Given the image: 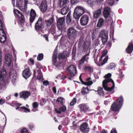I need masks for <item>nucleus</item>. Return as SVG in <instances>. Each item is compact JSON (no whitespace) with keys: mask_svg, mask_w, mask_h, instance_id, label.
<instances>
[{"mask_svg":"<svg viewBox=\"0 0 133 133\" xmlns=\"http://www.w3.org/2000/svg\"><path fill=\"white\" fill-rule=\"evenodd\" d=\"M107 46L109 47V48H110L111 46V44L110 43H108L107 45Z\"/></svg>","mask_w":133,"mask_h":133,"instance_id":"338daca9","label":"nucleus"},{"mask_svg":"<svg viewBox=\"0 0 133 133\" xmlns=\"http://www.w3.org/2000/svg\"><path fill=\"white\" fill-rule=\"evenodd\" d=\"M133 50V45L132 41L129 43L128 47L126 49V51L129 54L132 52Z\"/></svg>","mask_w":133,"mask_h":133,"instance_id":"a878e982","label":"nucleus"},{"mask_svg":"<svg viewBox=\"0 0 133 133\" xmlns=\"http://www.w3.org/2000/svg\"><path fill=\"white\" fill-rule=\"evenodd\" d=\"M78 2V1L77 0H71V3L72 5H74L76 4Z\"/></svg>","mask_w":133,"mask_h":133,"instance_id":"603ef678","label":"nucleus"},{"mask_svg":"<svg viewBox=\"0 0 133 133\" xmlns=\"http://www.w3.org/2000/svg\"><path fill=\"white\" fill-rule=\"evenodd\" d=\"M14 13L19 18L21 21V25L22 27H23L24 26V23L25 21L24 18L23 16L18 10H14Z\"/></svg>","mask_w":133,"mask_h":133,"instance_id":"6e6552de","label":"nucleus"},{"mask_svg":"<svg viewBox=\"0 0 133 133\" xmlns=\"http://www.w3.org/2000/svg\"><path fill=\"white\" fill-rule=\"evenodd\" d=\"M115 65L114 63H111L109 64L108 66L107 67L106 69L108 70H110L115 67Z\"/></svg>","mask_w":133,"mask_h":133,"instance_id":"79ce46f5","label":"nucleus"},{"mask_svg":"<svg viewBox=\"0 0 133 133\" xmlns=\"http://www.w3.org/2000/svg\"><path fill=\"white\" fill-rule=\"evenodd\" d=\"M47 8L46 2L45 1H43L41 5L40 9L42 12L45 11Z\"/></svg>","mask_w":133,"mask_h":133,"instance_id":"4be33fe9","label":"nucleus"},{"mask_svg":"<svg viewBox=\"0 0 133 133\" xmlns=\"http://www.w3.org/2000/svg\"><path fill=\"white\" fill-rule=\"evenodd\" d=\"M89 18V16L87 15H84L82 16L80 20L81 25L82 26L86 25L88 22Z\"/></svg>","mask_w":133,"mask_h":133,"instance_id":"9d476101","label":"nucleus"},{"mask_svg":"<svg viewBox=\"0 0 133 133\" xmlns=\"http://www.w3.org/2000/svg\"><path fill=\"white\" fill-rule=\"evenodd\" d=\"M68 0H59L58 4L61 7H62L68 3Z\"/></svg>","mask_w":133,"mask_h":133,"instance_id":"473e14b6","label":"nucleus"},{"mask_svg":"<svg viewBox=\"0 0 133 133\" xmlns=\"http://www.w3.org/2000/svg\"><path fill=\"white\" fill-rule=\"evenodd\" d=\"M84 12L85 9L83 7L77 6L74 9L73 16L75 18L79 19Z\"/></svg>","mask_w":133,"mask_h":133,"instance_id":"7ed1b4c3","label":"nucleus"},{"mask_svg":"<svg viewBox=\"0 0 133 133\" xmlns=\"http://www.w3.org/2000/svg\"><path fill=\"white\" fill-rule=\"evenodd\" d=\"M89 53H88V54L85 55L83 56L82 58L84 60V61H88V60L89 59Z\"/></svg>","mask_w":133,"mask_h":133,"instance_id":"37998d69","label":"nucleus"},{"mask_svg":"<svg viewBox=\"0 0 133 133\" xmlns=\"http://www.w3.org/2000/svg\"><path fill=\"white\" fill-rule=\"evenodd\" d=\"M30 22L31 26L37 16L35 11L33 9H31L30 13Z\"/></svg>","mask_w":133,"mask_h":133,"instance_id":"f8f14e48","label":"nucleus"},{"mask_svg":"<svg viewBox=\"0 0 133 133\" xmlns=\"http://www.w3.org/2000/svg\"><path fill=\"white\" fill-rule=\"evenodd\" d=\"M3 33L0 32V42L1 43H4L6 40V37L4 31Z\"/></svg>","mask_w":133,"mask_h":133,"instance_id":"cd10ccee","label":"nucleus"},{"mask_svg":"<svg viewBox=\"0 0 133 133\" xmlns=\"http://www.w3.org/2000/svg\"><path fill=\"white\" fill-rule=\"evenodd\" d=\"M30 62L31 63V64L32 65L34 64V62L33 60L32 59L30 58Z\"/></svg>","mask_w":133,"mask_h":133,"instance_id":"69168bd1","label":"nucleus"},{"mask_svg":"<svg viewBox=\"0 0 133 133\" xmlns=\"http://www.w3.org/2000/svg\"><path fill=\"white\" fill-rule=\"evenodd\" d=\"M104 20L103 18H100L98 20L97 27L98 28H101L104 24Z\"/></svg>","mask_w":133,"mask_h":133,"instance_id":"c756f323","label":"nucleus"},{"mask_svg":"<svg viewBox=\"0 0 133 133\" xmlns=\"http://www.w3.org/2000/svg\"><path fill=\"white\" fill-rule=\"evenodd\" d=\"M111 74L108 73L104 76L105 79L103 81L102 85L105 90L108 91H111L113 93L115 84L111 78Z\"/></svg>","mask_w":133,"mask_h":133,"instance_id":"f257e3e1","label":"nucleus"},{"mask_svg":"<svg viewBox=\"0 0 133 133\" xmlns=\"http://www.w3.org/2000/svg\"><path fill=\"white\" fill-rule=\"evenodd\" d=\"M79 46L80 48H82V49L85 51H86L87 49V46L85 42L83 41H80V42Z\"/></svg>","mask_w":133,"mask_h":133,"instance_id":"bb28decb","label":"nucleus"},{"mask_svg":"<svg viewBox=\"0 0 133 133\" xmlns=\"http://www.w3.org/2000/svg\"><path fill=\"white\" fill-rule=\"evenodd\" d=\"M111 11L110 8L108 6L104 8L103 14L104 17L106 18L109 15L110 12Z\"/></svg>","mask_w":133,"mask_h":133,"instance_id":"412c9836","label":"nucleus"},{"mask_svg":"<svg viewBox=\"0 0 133 133\" xmlns=\"http://www.w3.org/2000/svg\"><path fill=\"white\" fill-rule=\"evenodd\" d=\"M68 53L66 51H64L63 53L59 54L58 58L59 59H63L69 56Z\"/></svg>","mask_w":133,"mask_h":133,"instance_id":"393cba45","label":"nucleus"},{"mask_svg":"<svg viewBox=\"0 0 133 133\" xmlns=\"http://www.w3.org/2000/svg\"><path fill=\"white\" fill-rule=\"evenodd\" d=\"M73 125L72 126H71V128L75 130L76 129L77 127V125L75 122V121H73L72 123Z\"/></svg>","mask_w":133,"mask_h":133,"instance_id":"c03bdc74","label":"nucleus"},{"mask_svg":"<svg viewBox=\"0 0 133 133\" xmlns=\"http://www.w3.org/2000/svg\"><path fill=\"white\" fill-rule=\"evenodd\" d=\"M46 102L45 99H42L40 101V104L41 105H43Z\"/></svg>","mask_w":133,"mask_h":133,"instance_id":"09e8293b","label":"nucleus"},{"mask_svg":"<svg viewBox=\"0 0 133 133\" xmlns=\"http://www.w3.org/2000/svg\"><path fill=\"white\" fill-rule=\"evenodd\" d=\"M66 108L65 106L63 105L62 107L59 108V110L55 109V111L57 113L60 114L61 113V111H66Z\"/></svg>","mask_w":133,"mask_h":133,"instance_id":"2f4dec72","label":"nucleus"},{"mask_svg":"<svg viewBox=\"0 0 133 133\" xmlns=\"http://www.w3.org/2000/svg\"><path fill=\"white\" fill-rule=\"evenodd\" d=\"M108 31L105 30H101L99 32L98 37L102 38L103 44H104L108 40Z\"/></svg>","mask_w":133,"mask_h":133,"instance_id":"423d86ee","label":"nucleus"},{"mask_svg":"<svg viewBox=\"0 0 133 133\" xmlns=\"http://www.w3.org/2000/svg\"><path fill=\"white\" fill-rule=\"evenodd\" d=\"M67 70L70 73L68 75V79L71 80V78L74 76L77 73L76 68L73 65H71L67 68Z\"/></svg>","mask_w":133,"mask_h":133,"instance_id":"39448f33","label":"nucleus"},{"mask_svg":"<svg viewBox=\"0 0 133 133\" xmlns=\"http://www.w3.org/2000/svg\"><path fill=\"white\" fill-rule=\"evenodd\" d=\"M30 93L29 91H23L19 93V96L21 98L25 99L30 96Z\"/></svg>","mask_w":133,"mask_h":133,"instance_id":"a211bd4d","label":"nucleus"},{"mask_svg":"<svg viewBox=\"0 0 133 133\" xmlns=\"http://www.w3.org/2000/svg\"><path fill=\"white\" fill-rule=\"evenodd\" d=\"M76 99L74 98L72 101L70 103V105H74L76 103Z\"/></svg>","mask_w":133,"mask_h":133,"instance_id":"3c124183","label":"nucleus"},{"mask_svg":"<svg viewBox=\"0 0 133 133\" xmlns=\"http://www.w3.org/2000/svg\"><path fill=\"white\" fill-rule=\"evenodd\" d=\"M96 0H88V2L90 3H91L94 2H96Z\"/></svg>","mask_w":133,"mask_h":133,"instance_id":"680f3d73","label":"nucleus"},{"mask_svg":"<svg viewBox=\"0 0 133 133\" xmlns=\"http://www.w3.org/2000/svg\"><path fill=\"white\" fill-rule=\"evenodd\" d=\"M101 133H107V131L105 130H103L101 132Z\"/></svg>","mask_w":133,"mask_h":133,"instance_id":"774afa93","label":"nucleus"},{"mask_svg":"<svg viewBox=\"0 0 133 133\" xmlns=\"http://www.w3.org/2000/svg\"><path fill=\"white\" fill-rule=\"evenodd\" d=\"M68 11V7L67 6H66L61 10V13L62 15H64L66 14Z\"/></svg>","mask_w":133,"mask_h":133,"instance_id":"72a5a7b5","label":"nucleus"},{"mask_svg":"<svg viewBox=\"0 0 133 133\" xmlns=\"http://www.w3.org/2000/svg\"><path fill=\"white\" fill-rule=\"evenodd\" d=\"M42 83L44 85L46 86L48 85L49 84V82L47 80L43 81Z\"/></svg>","mask_w":133,"mask_h":133,"instance_id":"4d7b16f0","label":"nucleus"},{"mask_svg":"<svg viewBox=\"0 0 133 133\" xmlns=\"http://www.w3.org/2000/svg\"><path fill=\"white\" fill-rule=\"evenodd\" d=\"M16 110L18 109L19 110H21L22 109L23 110L24 112H29L30 110L24 107H18L16 108Z\"/></svg>","mask_w":133,"mask_h":133,"instance_id":"c9c22d12","label":"nucleus"},{"mask_svg":"<svg viewBox=\"0 0 133 133\" xmlns=\"http://www.w3.org/2000/svg\"><path fill=\"white\" fill-rule=\"evenodd\" d=\"M43 37L44 38H45L46 40L48 42L49 40L48 38V36L46 34H45L43 36Z\"/></svg>","mask_w":133,"mask_h":133,"instance_id":"bf43d9fd","label":"nucleus"},{"mask_svg":"<svg viewBox=\"0 0 133 133\" xmlns=\"http://www.w3.org/2000/svg\"><path fill=\"white\" fill-rule=\"evenodd\" d=\"M79 107L81 112H86L89 109L88 106L85 104H82L80 105H79Z\"/></svg>","mask_w":133,"mask_h":133,"instance_id":"aec40b11","label":"nucleus"},{"mask_svg":"<svg viewBox=\"0 0 133 133\" xmlns=\"http://www.w3.org/2000/svg\"><path fill=\"white\" fill-rule=\"evenodd\" d=\"M76 31L73 28H69L68 30L67 35L70 39L74 37L76 35Z\"/></svg>","mask_w":133,"mask_h":133,"instance_id":"1a4fd4ad","label":"nucleus"},{"mask_svg":"<svg viewBox=\"0 0 133 133\" xmlns=\"http://www.w3.org/2000/svg\"><path fill=\"white\" fill-rule=\"evenodd\" d=\"M88 124L87 123H84L82 124L80 127L81 131L84 133H87L89 131V129L88 128Z\"/></svg>","mask_w":133,"mask_h":133,"instance_id":"dca6fc26","label":"nucleus"},{"mask_svg":"<svg viewBox=\"0 0 133 133\" xmlns=\"http://www.w3.org/2000/svg\"><path fill=\"white\" fill-rule=\"evenodd\" d=\"M31 74L30 71L29 69H26L23 71L22 75L25 78H27L29 77Z\"/></svg>","mask_w":133,"mask_h":133,"instance_id":"6ab92c4d","label":"nucleus"},{"mask_svg":"<svg viewBox=\"0 0 133 133\" xmlns=\"http://www.w3.org/2000/svg\"><path fill=\"white\" fill-rule=\"evenodd\" d=\"M57 52L56 51L54 54L52 58V64L55 66L58 69L62 66L63 63H59L57 60Z\"/></svg>","mask_w":133,"mask_h":133,"instance_id":"0eeeda50","label":"nucleus"},{"mask_svg":"<svg viewBox=\"0 0 133 133\" xmlns=\"http://www.w3.org/2000/svg\"><path fill=\"white\" fill-rule=\"evenodd\" d=\"M33 127L34 125L32 124H30L29 125V128L31 130H32V128H33Z\"/></svg>","mask_w":133,"mask_h":133,"instance_id":"0e129e2a","label":"nucleus"},{"mask_svg":"<svg viewBox=\"0 0 133 133\" xmlns=\"http://www.w3.org/2000/svg\"><path fill=\"white\" fill-rule=\"evenodd\" d=\"M1 75H0V85L2 84L4 82V76L6 74V72L4 69L1 70Z\"/></svg>","mask_w":133,"mask_h":133,"instance_id":"5701e85b","label":"nucleus"},{"mask_svg":"<svg viewBox=\"0 0 133 133\" xmlns=\"http://www.w3.org/2000/svg\"><path fill=\"white\" fill-rule=\"evenodd\" d=\"M111 133H117L115 129H113L111 131Z\"/></svg>","mask_w":133,"mask_h":133,"instance_id":"052dcab7","label":"nucleus"},{"mask_svg":"<svg viewBox=\"0 0 133 133\" xmlns=\"http://www.w3.org/2000/svg\"><path fill=\"white\" fill-rule=\"evenodd\" d=\"M21 133H29L28 130L25 128L22 129L21 130Z\"/></svg>","mask_w":133,"mask_h":133,"instance_id":"13d9d810","label":"nucleus"},{"mask_svg":"<svg viewBox=\"0 0 133 133\" xmlns=\"http://www.w3.org/2000/svg\"><path fill=\"white\" fill-rule=\"evenodd\" d=\"M82 83L83 84L85 85L89 86L92 84L93 82L91 78L89 77L86 79V82H83Z\"/></svg>","mask_w":133,"mask_h":133,"instance_id":"c85d7f7f","label":"nucleus"},{"mask_svg":"<svg viewBox=\"0 0 133 133\" xmlns=\"http://www.w3.org/2000/svg\"><path fill=\"white\" fill-rule=\"evenodd\" d=\"M98 90L96 91L98 92V94L101 96H104V93L103 90V88L99 87L98 88Z\"/></svg>","mask_w":133,"mask_h":133,"instance_id":"4c0bfd02","label":"nucleus"},{"mask_svg":"<svg viewBox=\"0 0 133 133\" xmlns=\"http://www.w3.org/2000/svg\"><path fill=\"white\" fill-rule=\"evenodd\" d=\"M114 3V0H108L107 2V3L109 5L111 6Z\"/></svg>","mask_w":133,"mask_h":133,"instance_id":"8fccbe9b","label":"nucleus"},{"mask_svg":"<svg viewBox=\"0 0 133 133\" xmlns=\"http://www.w3.org/2000/svg\"><path fill=\"white\" fill-rule=\"evenodd\" d=\"M28 3V1L26 0H19L16 3V5L19 9L23 12H25L27 10V5Z\"/></svg>","mask_w":133,"mask_h":133,"instance_id":"20e7f679","label":"nucleus"},{"mask_svg":"<svg viewBox=\"0 0 133 133\" xmlns=\"http://www.w3.org/2000/svg\"><path fill=\"white\" fill-rule=\"evenodd\" d=\"M42 77V72L40 71L38 72V75L37 76V78L38 79H40Z\"/></svg>","mask_w":133,"mask_h":133,"instance_id":"a18cd8bd","label":"nucleus"},{"mask_svg":"<svg viewBox=\"0 0 133 133\" xmlns=\"http://www.w3.org/2000/svg\"><path fill=\"white\" fill-rule=\"evenodd\" d=\"M42 26L43 23L42 18L39 17L35 25V28L37 31L41 30Z\"/></svg>","mask_w":133,"mask_h":133,"instance_id":"9b49d317","label":"nucleus"},{"mask_svg":"<svg viewBox=\"0 0 133 133\" xmlns=\"http://www.w3.org/2000/svg\"><path fill=\"white\" fill-rule=\"evenodd\" d=\"M85 61L82 58L79 61V66H82Z\"/></svg>","mask_w":133,"mask_h":133,"instance_id":"864d4df0","label":"nucleus"},{"mask_svg":"<svg viewBox=\"0 0 133 133\" xmlns=\"http://www.w3.org/2000/svg\"><path fill=\"white\" fill-rule=\"evenodd\" d=\"M56 32V27L55 25L52 24L51 28L49 30V33H50L52 35H54Z\"/></svg>","mask_w":133,"mask_h":133,"instance_id":"f704fd0d","label":"nucleus"},{"mask_svg":"<svg viewBox=\"0 0 133 133\" xmlns=\"http://www.w3.org/2000/svg\"><path fill=\"white\" fill-rule=\"evenodd\" d=\"M64 101V99L62 97H59L57 99L56 102L59 104H61L62 105L63 104V103Z\"/></svg>","mask_w":133,"mask_h":133,"instance_id":"a19ab883","label":"nucleus"},{"mask_svg":"<svg viewBox=\"0 0 133 133\" xmlns=\"http://www.w3.org/2000/svg\"><path fill=\"white\" fill-rule=\"evenodd\" d=\"M55 19L53 17H52L50 19L45 20V22L46 26L50 27L52 23L54 22Z\"/></svg>","mask_w":133,"mask_h":133,"instance_id":"b1692460","label":"nucleus"},{"mask_svg":"<svg viewBox=\"0 0 133 133\" xmlns=\"http://www.w3.org/2000/svg\"><path fill=\"white\" fill-rule=\"evenodd\" d=\"M71 21V17L70 16V14L69 12L68 14L66 17V23L68 24H69Z\"/></svg>","mask_w":133,"mask_h":133,"instance_id":"58836bf2","label":"nucleus"},{"mask_svg":"<svg viewBox=\"0 0 133 133\" xmlns=\"http://www.w3.org/2000/svg\"><path fill=\"white\" fill-rule=\"evenodd\" d=\"M52 90L54 93H56V89L55 87H53Z\"/></svg>","mask_w":133,"mask_h":133,"instance_id":"e2e57ef3","label":"nucleus"},{"mask_svg":"<svg viewBox=\"0 0 133 133\" xmlns=\"http://www.w3.org/2000/svg\"><path fill=\"white\" fill-rule=\"evenodd\" d=\"M107 54V52L106 51H104L103 52V54L101 57H100L99 59V66H100L103 65L108 60V57H106L102 62H101V60L102 59L103 57L104 56Z\"/></svg>","mask_w":133,"mask_h":133,"instance_id":"2eb2a0df","label":"nucleus"},{"mask_svg":"<svg viewBox=\"0 0 133 133\" xmlns=\"http://www.w3.org/2000/svg\"><path fill=\"white\" fill-rule=\"evenodd\" d=\"M32 106L34 108H37L38 106L37 103L36 102H35L33 103L32 104Z\"/></svg>","mask_w":133,"mask_h":133,"instance_id":"6e6d98bb","label":"nucleus"},{"mask_svg":"<svg viewBox=\"0 0 133 133\" xmlns=\"http://www.w3.org/2000/svg\"><path fill=\"white\" fill-rule=\"evenodd\" d=\"M85 70L89 71L91 72L93 71L92 68L89 66H85Z\"/></svg>","mask_w":133,"mask_h":133,"instance_id":"de8ad7c7","label":"nucleus"},{"mask_svg":"<svg viewBox=\"0 0 133 133\" xmlns=\"http://www.w3.org/2000/svg\"><path fill=\"white\" fill-rule=\"evenodd\" d=\"M89 90L88 88H85L83 87L81 91V92L83 95L86 94L88 93Z\"/></svg>","mask_w":133,"mask_h":133,"instance_id":"e433bc0d","label":"nucleus"},{"mask_svg":"<svg viewBox=\"0 0 133 133\" xmlns=\"http://www.w3.org/2000/svg\"><path fill=\"white\" fill-rule=\"evenodd\" d=\"M43 58V54L41 53L39 54L37 57V59L38 61L41 60Z\"/></svg>","mask_w":133,"mask_h":133,"instance_id":"49530a36","label":"nucleus"},{"mask_svg":"<svg viewBox=\"0 0 133 133\" xmlns=\"http://www.w3.org/2000/svg\"><path fill=\"white\" fill-rule=\"evenodd\" d=\"M2 24V23L1 21L0 20V32L2 33L3 32V29Z\"/></svg>","mask_w":133,"mask_h":133,"instance_id":"5fc2aeb1","label":"nucleus"},{"mask_svg":"<svg viewBox=\"0 0 133 133\" xmlns=\"http://www.w3.org/2000/svg\"><path fill=\"white\" fill-rule=\"evenodd\" d=\"M12 60L11 55L9 54H6L5 56V63L9 66L11 64Z\"/></svg>","mask_w":133,"mask_h":133,"instance_id":"f3484780","label":"nucleus"},{"mask_svg":"<svg viewBox=\"0 0 133 133\" xmlns=\"http://www.w3.org/2000/svg\"><path fill=\"white\" fill-rule=\"evenodd\" d=\"M101 11L100 9H98L93 12V17L94 18L98 17L101 14Z\"/></svg>","mask_w":133,"mask_h":133,"instance_id":"7c9ffc66","label":"nucleus"},{"mask_svg":"<svg viewBox=\"0 0 133 133\" xmlns=\"http://www.w3.org/2000/svg\"><path fill=\"white\" fill-rule=\"evenodd\" d=\"M123 102V99L122 96L119 97L118 99L112 104L111 109L114 111V115H116L118 113L119 110L121 107Z\"/></svg>","mask_w":133,"mask_h":133,"instance_id":"f03ea898","label":"nucleus"},{"mask_svg":"<svg viewBox=\"0 0 133 133\" xmlns=\"http://www.w3.org/2000/svg\"><path fill=\"white\" fill-rule=\"evenodd\" d=\"M65 23V19L64 17L59 18L57 21V24L58 27L60 30H61L62 29V26Z\"/></svg>","mask_w":133,"mask_h":133,"instance_id":"4468645a","label":"nucleus"},{"mask_svg":"<svg viewBox=\"0 0 133 133\" xmlns=\"http://www.w3.org/2000/svg\"><path fill=\"white\" fill-rule=\"evenodd\" d=\"M97 31L95 30L92 31L91 32V38L92 39H95L97 36Z\"/></svg>","mask_w":133,"mask_h":133,"instance_id":"ea45409f","label":"nucleus"},{"mask_svg":"<svg viewBox=\"0 0 133 133\" xmlns=\"http://www.w3.org/2000/svg\"><path fill=\"white\" fill-rule=\"evenodd\" d=\"M9 76L10 77L12 78V82L13 84H14L15 83L17 76L16 72L14 70L11 69L10 71Z\"/></svg>","mask_w":133,"mask_h":133,"instance_id":"ddd939ff","label":"nucleus"}]
</instances>
